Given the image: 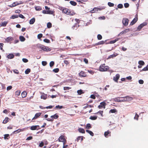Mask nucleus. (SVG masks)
<instances>
[{
	"label": "nucleus",
	"instance_id": "nucleus-1",
	"mask_svg": "<svg viewBox=\"0 0 148 148\" xmlns=\"http://www.w3.org/2000/svg\"><path fill=\"white\" fill-rule=\"evenodd\" d=\"M59 9L62 11L63 13H64L67 15L73 16L75 15V14L73 10H71L69 9L66 8L59 7Z\"/></svg>",
	"mask_w": 148,
	"mask_h": 148
},
{
	"label": "nucleus",
	"instance_id": "nucleus-2",
	"mask_svg": "<svg viewBox=\"0 0 148 148\" xmlns=\"http://www.w3.org/2000/svg\"><path fill=\"white\" fill-rule=\"evenodd\" d=\"M109 69V67L108 66H105V64H103L100 66L99 68V70L101 72L106 71H108Z\"/></svg>",
	"mask_w": 148,
	"mask_h": 148
},
{
	"label": "nucleus",
	"instance_id": "nucleus-3",
	"mask_svg": "<svg viewBox=\"0 0 148 148\" xmlns=\"http://www.w3.org/2000/svg\"><path fill=\"white\" fill-rule=\"evenodd\" d=\"M74 20L75 21L76 23L71 28L73 29L76 30L79 27V24L80 20L79 19L76 18L75 19H73L72 21H73Z\"/></svg>",
	"mask_w": 148,
	"mask_h": 148
},
{
	"label": "nucleus",
	"instance_id": "nucleus-4",
	"mask_svg": "<svg viewBox=\"0 0 148 148\" xmlns=\"http://www.w3.org/2000/svg\"><path fill=\"white\" fill-rule=\"evenodd\" d=\"M128 96H126L125 97H118L114 99L115 101L116 102H121L127 101V98H129Z\"/></svg>",
	"mask_w": 148,
	"mask_h": 148
},
{
	"label": "nucleus",
	"instance_id": "nucleus-5",
	"mask_svg": "<svg viewBox=\"0 0 148 148\" xmlns=\"http://www.w3.org/2000/svg\"><path fill=\"white\" fill-rule=\"evenodd\" d=\"M58 117L59 116L56 114L54 115L51 116V118H48L46 119L47 121H53L54 120V119H58Z\"/></svg>",
	"mask_w": 148,
	"mask_h": 148
},
{
	"label": "nucleus",
	"instance_id": "nucleus-6",
	"mask_svg": "<svg viewBox=\"0 0 148 148\" xmlns=\"http://www.w3.org/2000/svg\"><path fill=\"white\" fill-rule=\"evenodd\" d=\"M40 48L45 51H50L51 50V49L48 47L42 45H40Z\"/></svg>",
	"mask_w": 148,
	"mask_h": 148
},
{
	"label": "nucleus",
	"instance_id": "nucleus-7",
	"mask_svg": "<svg viewBox=\"0 0 148 148\" xmlns=\"http://www.w3.org/2000/svg\"><path fill=\"white\" fill-rule=\"evenodd\" d=\"M58 140L59 142H63V145H65L66 142V140L64 138V136L62 135H61L58 138Z\"/></svg>",
	"mask_w": 148,
	"mask_h": 148
},
{
	"label": "nucleus",
	"instance_id": "nucleus-8",
	"mask_svg": "<svg viewBox=\"0 0 148 148\" xmlns=\"http://www.w3.org/2000/svg\"><path fill=\"white\" fill-rule=\"evenodd\" d=\"M23 2L21 1H19V2H14L11 5H9V6L11 7H14L18 5L23 4Z\"/></svg>",
	"mask_w": 148,
	"mask_h": 148
},
{
	"label": "nucleus",
	"instance_id": "nucleus-9",
	"mask_svg": "<svg viewBox=\"0 0 148 148\" xmlns=\"http://www.w3.org/2000/svg\"><path fill=\"white\" fill-rule=\"evenodd\" d=\"M147 25V23L145 22L141 24H140V25H139L137 29V30L138 31H140V30L144 26Z\"/></svg>",
	"mask_w": 148,
	"mask_h": 148
},
{
	"label": "nucleus",
	"instance_id": "nucleus-10",
	"mask_svg": "<svg viewBox=\"0 0 148 148\" xmlns=\"http://www.w3.org/2000/svg\"><path fill=\"white\" fill-rule=\"evenodd\" d=\"M79 75V76L81 77H87V75L86 73L82 71L80 72Z\"/></svg>",
	"mask_w": 148,
	"mask_h": 148
},
{
	"label": "nucleus",
	"instance_id": "nucleus-11",
	"mask_svg": "<svg viewBox=\"0 0 148 148\" xmlns=\"http://www.w3.org/2000/svg\"><path fill=\"white\" fill-rule=\"evenodd\" d=\"M106 105V103L104 101H103L100 103V105L98 106V107L99 109H101L102 108L105 109Z\"/></svg>",
	"mask_w": 148,
	"mask_h": 148
},
{
	"label": "nucleus",
	"instance_id": "nucleus-12",
	"mask_svg": "<svg viewBox=\"0 0 148 148\" xmlns=\"http://www.w3.org/2000/svg\"><path fill=\"white\" fill-rule=\"evenodd\" d=\"M129 20L126 18H123L122 20V23L125 26H127Z\"/></svg>",
	"mask_w": 148,
	"mask_h": 148
},
{
	"label": "nucleus",
	"instance_id": "nucleus-13",
	"mask_svg": "<svg viewBox=\"0 0 148 148\" xmlns=\"http://www.w3.org/2000/svg\"><path fill=\"white\" fill-rule=\"evenodd\" d=\"M42 113L41 112H38L36 113L34 116L32 118V120H33L36 119L38 118L41 115Z\"/></svg>",
	"mask_w": 148,
	"mask_h": 148
},
{
	"label": "nucleus",
	"instance_id": "nucleus-14",
	"mask_svg": "<svg viewBox=\"0 0 148 148\" xmlns=\"http://www.w3.org/2000/svg\"><path fill=\"white\" fill-rule=\"evenodd\" d=\"M138 18L137 16L136 17L131 21L130 23V25H132L134 24L137 21Z\"/></svg>",
	"mask_w": 148,
	"mask_h": 148
},
{
	"label": "nucleus",
	"instance_id": "nucleus-15",
	"mask_svg": "<svg viewBox=\"0 0 148 148\" xmlns=\"http://www.w3.org/2000/svg\"><path fill=\"white\" fill-rule=\"evenodd\" d=\"M120 77V75L119 74H117L116 75L115 77H114L113 80L116 82H118V80Z\"/></svg>",
	"mask_w": 148,
	"mask_h": 148
},
{
	"label": "nucleus",
	"instance_id": "nucleus-16",
	"mask_svg": "<svg viewBox=\"0 0 148 148\" xmlns=\"http://www.w3.org/2000/svg\"><path fill=\"white\" fill-rule=\"evenodd\" d=\"M39 125H34L30 127V129L32 130H38L39 128H38V127H39Z\"/></svg>",
	"mask_w": 148,
	"mask_h": 148
},
{
	"label": "nucleus",
	"instance_id": "nucleus-17",
	"mask_svg": "<svg viewBox=\"0 0 148 148\" xmlns=\"http://www.w3.org/2000/svg\"><path fill=\"white\" fill-rule=\"evenodd\" d=\"M8 23V21H5L1 23H0V27H5L7 25Z\"/></svg>",
	"mask_w": 148,
	"mask_h": 148
},
{
	"label": "nucleus",
	"instance_id": "nucleus-18",
	"mask_svg": "<svg viewBox=\"0 0 148 148\" xmlns=\"http://www.w3.org/2000/svg\"><path fill=\"white\" fill-rule=\"evenodd\" d=\"M13 40V38L12 37H7L5 39V40L7 42H9Z\"/></svg>",
	"mask_w": 148,
	"mask_h": 148
},
{
	"label": "nucleus",
	"instance_id": "nucleus-19",
	"mask_svg": "<svg viewBox=\"0 0 148 148\" xmlns=\"http://www.w3.org/2000/svg\"><path fill=\"white\" fill-rule=\"evenodd\" d=\"M24 130V128L22 129H18L14 131L13 132V134H16L19 133L23 131Z\"/></svg>",
	"mask_w": 148,
	"mask_h": 148
},
{
	"label": "nucleus",
	"instance_id": "nucleus-20",
	"mask_svg": "<svg viewBox=\"0 0 148 148\" xmlns=\"http://www.w3.org/2000/svg\"><path fill=\"white\" fill-rule=\"evenodd\" d=\"M129 29H126L125 30H124L121 32L118 35V36H120L121 35H122L126 33L127 32L129 31Z\"/></svg>",
	"mask_w": 148,
	"mask_h": 148
},
{
	"label": "nucleus",
	"instance_id": "nucleus-21",
	"mask_svg": "<svg viewBox=\"0 0 148 148\" xmlns=\"http://www.w3.org/2000/svg\"><path fill=\"white\" fill-rule=\"evenodd\" d=\"M85 138V137H84L83 136H79L77 138V139L76 140L77 142H78L79 140L81 139V141H82L83 140V138Z\"/></svg>",
	"mask_w": 148,
	"mask_h": 148
},
{
	"label": "nucleus",
	"instance_id": "nucleus-22",
	"mask_svg": "<svg viewBox=\"0 0 148 148\" xmlns=\"http://www.w3.org/2000/svg\"><path fill=\"white\" fill-rule=\"evenodd\" d=\"M35 21V19L34 18H33L30 20L29 23L30 24L32 25L33 24Z\"/></svg>",
	"mask_w": 148,
	"mask_h": 148
},
{
	"label": "nucleus",
	"instance_id": "nucleus-23",
	"mask_svg": "<svg viewBox=\"0 0 148 148\" xmlns=\"http://www.w3.org/2000/svg\"><path fill=\"white\" fill-rule=\"evenodd\" d=\"M47 14H53L54 13V12L53 11H51L50 10V9H48L47 10Z\"/></svg>",
	"mask_w": 148,
	"mask_h": 148
},
{
	"label": "nucleus",
	"instance_id": "nucleus-24",
	"mask_svg": "<svg viewBox=\"0 0 148 148\" xmlns=\"http://www.w3.org/2000/svg\"><path fill=\"white\" fill-rule=\"evenodd\" d=\"M106 40L105 41L102 40L100 41L99 42L97 43L96 44V45H103L104 44V43L106 42Z\"/></svg>",
	"mask_w": 148,
	"mask_h": 148
},
{
	"label": "nucleus",
	"instance_id": "nucleus-25",
	"mask_svg": "<svg viewBox=\"0 0 148 148\" xmlns=\"http://www.w3.org/2000/svg\"><path fill=\"white\" fill-rule=\"evenodd\" d=\"M118 55V54L116 53L115 54H113L112 55H110L107 58V59H110L111 58H113V57H115Z\"/></svg>",
	"mask_w": 148,
	"mask_h": 148
},
{
	"label": "nucleus",
	"instance_id": "nucleus-26",
	"mask_svg": "<svg viewBox=\"0 0 148 148\" xmlns=\"http://www.w3.org/2000/svg\"><path fill=\"white\" fill-rule=\"evenodd\" d=\"M14 57V55L12 54H10L8 55L7 57L10 59H12Z\"/></svg>",
	"mask_w": 148,
	"mask_h": 148
},
{
	"label": "nucleus",
	"instance_id": "nucleus-27",
	"mask_svg": "<svg viewBox=\"0 0 148 148\" xmlns=\"http://www.w3.org/2000/svg\"><path fill=\"white\" fill-rule=\"evenodd\" d=\"M78 131L84 134L85 133V131L84 129L83 128H79L78 129Z\"/></svg>",
	"mask_w": 148,
	"mask_h": 148
},
{
	"label": "nucleus",
	"instance_id": "nucleus-28",
	"mask_svg": "<svg viewBox=\"0 0 148 148\" xmlns=\"http://www.w3.org/2000/svg\"><path fill=\"white\" fill-rule=\"evenodd\" d=\"M99 10H101V9L100 8H95L92 10H91V12L92 13H94L96 11H98Z\"/></svg>",
	"mask_w": 148,
	"mask_h": 148
},
{
	"label": "nucleus",
	"instance_id": "nucleus-29",
	"mask_svg": "<svg viewBox=\"0 0 148 148\" xmlns=\"http://www.w3.org/2000/svg\"><path fill=\"white\" fill-rule=\"evenodd\" d=\"M27 95V93L26 91H23L21 93V96L23 98L25 97Z\"/></svg>",
	"mask_w": 148,
	"mask_h": 148
},
{
	"label": "nucleus",
	"instance_id": "nucleus-30",
	"mask_svg": "<svg viewBox=\"0 0 148 148\" xmlns=\"http://www.w3.org/2000/svg\"><path fill=\"white\" fill-rule=\"evenodd\" d=\"M111 133L108 130L104 133V136L106 137L107 138L108 137V135Z\"/></svg>",
	"mask_w": 148,
	"mask_h": 148
},
{
	"label": "nucleus",
	"instance_id": "nucleus-31",
	"mask_svg": "<svg viewBox=\"0 0 148 148\" xmlns=\"http://www.w3.org/2000/svg\"><path fill=\"white\" fill-rule=\"evenodd\" d=\"M86 132L90 134L92 136H93L94 135V133L91 131L86 130Z\"/></svg>",
	"mask_w": 148,
	"mask_h": 148
},
{
	"label": "nucleus",
	"instance_id": "nucleus-32",
	"mask_svg": "<svg viewBox=\"0 0 148 148\" xmlns=\"http://www.w3.org/2000/svg\"><path fill=\"white\" fill-rule=\"evenodd\" d=\"M9 118L8 117H6L5 118V119L3 121V123L4 124L6 123L8 121Z\"/></svg>",
	"mask_w": 148,
	"mask_h": 148
},
{
	"label": "nucleus",
	"instance_id": "nucleus-33",
	"mask_svg": "<svg viewBox=\"0 0 148 148\" xmlns=\"http://www.w3.org/2000/svg\"><path fill=\"white\" fill-rule=\"evenodd\" d=\"M70 3L71 5L73 6H75L77 4V3L73 1H70Z\"/></svg>",
	"mask_w": 148,
	"mask_h": 148
},
{
	"label": "nucleus",
	"instance_id": "nucleus-34",
	"mask_svg": "<svg viewBox=\"0 0 148 148\" xmlns=\"http://www.w3.org/2000/svg\"><path fill=\"white\" fill-rule=\"evenodd\" d=\"M117 112V111L116 109H111L109 111V113H114Z\"/></svg>",
	"mask_w": 148,
	"mask_h": 148
},
{
	"label": "nucleus",
	"instance_id": "nucleus-35",
	"mask_svg": "<svg viewBox=\"0 0 148 148\" xmlns=\"http://www.w3.org/2000/svg\"><path fill=\"white\" fill-rule=\"evenodd\" d=\"M19 39L22 42L24 41L25 40V38L22 36H20Z\"/></svg>",
	"mask_w": 148,
	"mask_h": 148
},
{
	"label": "nucleus",
	"instance_id": "nucleus-36",
	"mask_svg": "<svg viewBox=\"0 0 148 148\" xmlns=\"http://www.w3.org/2000/svg\"><path fill=\"white\" fill-rule=\"evenodd\" d=\"M97 116H91L90 117V119H91V120H95L96 119H97Z\"/></svg>",
	"mask_w": 148,
	"mask_h": 148
},
{
	"label": "nucleus",
	"instance_id": "nucleus-37",
	"mask_svg": "<svg viewBox=\"0 0 148 148\" xmlns=\"http://www.w3.org/2000/svg\"><path fill=\"white\" fill-rule=\"evenodd\" d=\"M103 110H100L96 113V114H100L101 115V116L103 117Z\"/></svg>",
	"mask_w": 148,
	"mask_h": 148
},
{
	"label": "nucleus",
	"instance_id": "nucleus-38",
	"mask_svg": "<svg viewBox=\"0 0 148 148\" xmlns=\"http://www.w3.org/2000/svg\"><path fill=\"white\" fill-rule=\"evenodd\" d=\"M119 38H117L115 40H112L110 42V44H113L115 43L119 39Z\"/></svg>",
	"mask_w": 148,
	"mask_h": 148
},
{
	"label": "nucleus",
	"instance_id": "nucleus-39",
	"mask_svg": "<svg viewBox=\"0 0 148 148\" xmlns=\"http://www.w3.org/2000/svg\"><path fill=\"white\" fill-rule=\"evenodd\" d=\"M88 0H76V1L77 2L83 3V2H86Z\"/></svg>",
	"mask_w": 148,
	"mask_h": 148
},
{
	"label": "nucleus",
	"instance_id": "nucleus-40",
	"mask_svg": "<svg viewBox=\"0 0 148 148\" xmlns=\"http://www.w3.org/2000/svg\"><path fill=\"white\" fill-rule=\"evenodd\" d=\"M35 9L36 10L40 11L42 10V8L39 6H37L35 7Z\"/></svg>",
	"mask_w": 148,
	"mask_h": 148
},
{
	"label": "nucleus",
	"instance_id": "nucleus-41",
	"mask_svg": "<svg viewBox=\"0 0 148 148\" xmlns=\"http://www.w3.org/2000/svg\"><path fill=\"white\" fill-rule=\"evenodd\" d=\"M47 27L48 28H50L52 27V24L50 22H48L47 24Z\"/></svg>",
	"mask_w": 148,
	"mask_h": 148
},
{
	"label": "nucleus",
	"instance_id": "nucleus-42",
	"mask_svg": "<svg viewBox=\"0 0 148 148\" xmlns=\"http://www.w3.org/2000/svg\"><path fill=\"white\" fill-rule=\"evenodd\" d=\"M31 71V70L29 69H27L25 71V73L26 74H28Z\"/></svg>",
	"mask_w": 148,
	"mask_h": 148
},
{
	"label": "nucleus",
	"instance_id": "nucleus-43",
	"mask_svg": "<svg viewBox=\"0 0 148 148\" xmlns=\"http://www.w3.org/2000/svg\"><path fill=\"white\" fill-rule=\"evenodd\" d=\"M138 64L140 65L143 66L145 64V62L143 61L140 60L138 62Z\"/></svg>",
	"mask_w": 148,
	"mask_h": 148
},
{
	"label": "nucleus",
	"instance_id": "nucleus-44",
	"mask_svg": "<svg viewBox=\"0 0 148 148\" xmlns=\"http://www.w3.org/2000/svg\"><path fill=\"white\" fill-rule=\"evenodd\" d=\"M148 71V64L147 65V66L144 67L143 69L141 70L140 71Z\"/></svg>",
	"mask_w": 148,
	"mask_h": 148
},
{
	"label": "nucleus",
	"instance_id": "nucleus-45",
	"mask_svg": "<svg viewBox=\"0 0 148 148\" xmlns=\"http://www.w3.org/2000/svg\"><path fill=\"white\" fill-rule=\"evenodd\" d=\"M9 134H5L4 135V139H8L9 138Z\"/></svg>",
	"mask_w": 148,
	"mask_h": 148
},
{
	"label": "nucleus",
	"instance_id": "nucleus-46",
	"mask_svg": "<svg viewBox=\"0 0 148 148\" xmlns=\"http://www.w3.org/2000/svg\"><path fill=\"white\" fill-rule=\"evenodd\" d=\"M18 16L17 15H12L10 17V18L14 19L18 18Z\"/></svg>",
	"mask_w": 148,
	"mask_h": 148
},
{
	"label": "nucleus",
	"instance_id": "nucleus-47",
	"mask_svg": "<svg viewBox=\"0 0 148 148\" xmlns=\"http://www.w3.org/2000/svg\"><path fill=\"white\" fill-rule=\"evenodd\" d=\"M108 5L110 7H113L114 5V4L113 3H112L110 2H109L108 3Z\"/></svg>",
	"mask_w": 148,
	"mask_h": 148
},
{
	"label": "nucleus",
	"instance_id": "nucleus-48",
	"mask_svg": "<svg viewBox=\"0 0 148 148\" xmlns=\"http://www.w3.org/2000/svg\"><path fill=\"white\" fill-rule=\"evenodd\" d=\"M53 106H47L46 107H43L42 108V109H45V108L47 109H51L52 108Z\"/></svg>",
	"mask_w": 148,
	"mask_h": 148
},
{
	"label": "nucleus",
	"instance_id": "nucleus-49",
	"mask_svg": "<svg viewBox=\"0 0 148 148\" xmlns=\"http://www.w3.org/2000/svg\"><path fill=\"white\" fill-rule=\"evenodd\" d=\"M63 108V106H60L59 105H58V106H56L55 108H56L57 109H61L62 108Z\"/></svg>",
	"mask_w": 148,
	"mask_h": 148
},
{
	"label": "nucleus",
	"instance_id": "nucleus-50",
	"mask_svg": "<svg viewBox=\"0 0 148 148\" xmlns=\"http://www.w3.org/2000/svg\"><path fill=\"white\" fill-rule=\"evenodd\" d=\"M21 93L20 90H17L15 92V95L18 96L20 95Z\"/></svg>",
	"mask_w": 148,
	"mask_h": 148
},
{
	"label": "nucleus",
	"instance_id": "nucleus-51",
	"mask_svg": "<svg viewBox=\"0 0 148 148\" xmlns=\"http://www.w3.org/2000/svg\"><path fill=\"white\" fill-rule=\"evenodd\" d=\"M97 38L98 40H100L102 39V37L101 35L99 34L97 36Z\"/></svg>",
	"mask_w": 148,
	"mask_h": 148
},
{
	"label": "nucleus",
	"instance_id": "nucleus-52",
	"mask_svg": "<svg viewBox=\"0 0 148 148\" xmlns=\"http://www.w3.org/2000/svg\"><path fill=\"white\" fill-rule=\"evenodd\" d=\"M86 129H89L90 128H91V125L90 124L88 123L86 125Z\"/></svg>",
	"mask_w": 148,
	"mask_h": 148
},
{
	"label": "nucleus",
	"instance_id": "nucleus-53",
	"mask_svg": "<svg viewBox=\"0 0 148 148\" xmlns=\"http://www.w3.org/2000/svg\"><path fill=\"white\" fill-rule=\"evenodd\" d=\"M77 93H78V94L79 95H80L82 94V93H83V92L82 90H78L77 91Z\"/></svg>",
	"mask_w": 148,
	"mask_h": 148
},
{
	"label": "nucleus",
	"instance_id": "nucleus-54",
	"mask_svg": "<svg viewBox=\"0 0 148 148\" xmlns=\"http://www.w3.org/2000/svg\"><path fill=\"white\" fill-rule=\"evenodd\" d=\"M59 69L58 68H56L53 70V71L55 73H57L59 72Z\"/></svg>",
	"mask_w": 148,
	"mask_h": 148
},
{
	"label": "nucleus",
	"instance_id": "nucleus-55",
	"mask_svg": "<svg viewBox=\"0 0 148 148\" xmlns=\"http://www.w3.org/2000/svg\"><path fill=\"white\" fill-rule=\"evenodd\" d=\"M118 8H122L123 7V5L121 4H119L118 5Z\"/></svg>",
	"mask_w": 148,
	"mask_h": 148
},
{
	"label": "nucleus",
	"instance_id": "nucleus-56",
	"mask_svg": "<svg viewBox=\"0 0 148 148\" xmlns=\"http://www.w3.org/2000/svg\"><path fill=\"white\" fill-rule=\"evenodd\" d=\"M43 41L47 43H49L50 42V40H49V39H44L43 40Z\"/></svg>",
	"mask_w": 148,
	"mask_h": 148
},
{
	"label": "nucleus",
	"instance_id": "nucleus-57",
	"mask_svg": "<svg viewBox=\"0 0 148 148\" xmlns=\"http://www.w3.org/2000/svg\"><path fill=\"white\" fill-rule=\"evenodd\" d=\"M42 37V34H40L37 36V37L38 39H40Z\"/></svg>",
	"mask_w": 148,
	"mask_h": 148
},
{
	"label": "nucleus",
	"instance_id": "nucleus-58",
	"mask_svg": "<svg viewBox=\"0 0 148 148\" xmlns=\"http://www.w3.org/2000/svg\"><path fill=\"white\" fill-rule=\"evenodd\" d=\"M64 63L66 65L69 64L70 63V62L67 60H64Z\"/></svg>",
	"mask_w": 148,
	"mask_h": 148
},
{
	"label": "nucleus",
	"instance_id": "nucleus-59",
	"mask_svg": "<svg viewBox=\"0 0 148 148\" xmlns=\"http://www.w3.org/2000/svg\"><path fill=\"white\" fill-rule=\"evenodd\" d=\"M54 64V62L53 61H51L50 63V67L53 66Z\"/></svg>",
	"mask_w": 148,
	"mask_h": 148
},
{
	"label": "nucleus",
	"instance_id": "nucleus-60",
	"mask_svg": "<svg viewBox=\"0 0 148 148\" xmlns=\"http://www.w3.org/2000/svg\"><path fill=\"white\" fill-rule=\"evenodd\" d=\"M13 72L15 74H18L19 73L17 69H14L13 70Z\"/></svg>",
	"mask_w": 148,
	"mask_h": 148
},
{
	"label": "nucleus",
	"instance_id": "nucleus-61",
	"mask_svg": "<svg viewBox=\"0 0 148 148\" xmlns=\"http://www.w3.org/2000/svg\"><path fill=\"white\" fill-rule=\"evenodd\" d=\"M139 115L137 114L136 113L135 114V116L134 117V119H136L137 120H138V118L139 117Z\"/></svg>",
	"mask_w": 148,
	"mask_h": 148
},
{
	"label": "nucleus",
	"instance_id": "nucleus-62",
	"mask_svg": "<svg viewBox=\"0 0 148 148\" xmlns=\"http://www.w3.org/2000/svg\"><path fill=\"white\" fill-rule=\"evenodd\" d=\"M44 145V143L43 142H41L40 143L39 146L40 147H42Z\"/></svg>",
	"mask_w": 148,
	"mask_h": 148
},
{
	"label": "nucleus",
	"instance_id": "nucleus-63",
	"mask_svg": "<svg viewBox=\"0 0 148 148\" xmlns=\"http://www.w3.org/2000/svg\"><path fill=\"white\" fill-rule=\"evenodd\" d=\"M124 6L125 8H127L129 6V4L128 3H125L124 4Z\"/></svg>",
	"mask_w": 148,
	"mask_h": 148
},
{
	"label": "nucleus",
	"instance_id": "nucleus-64",
	"mask_svg": "<svg viewBox=\"0 0 148 148\" xmlns=\"http://www.w3.org/2000/svg\"><path fill=\"white\" fill-rule=\"evenodd\" d=\"M42 65L45 66L47 65V63L46 61H43L42 62Z\"/></svg>",
	"mask_w": 148,
	"mask_h": 148
}]
</instances>
